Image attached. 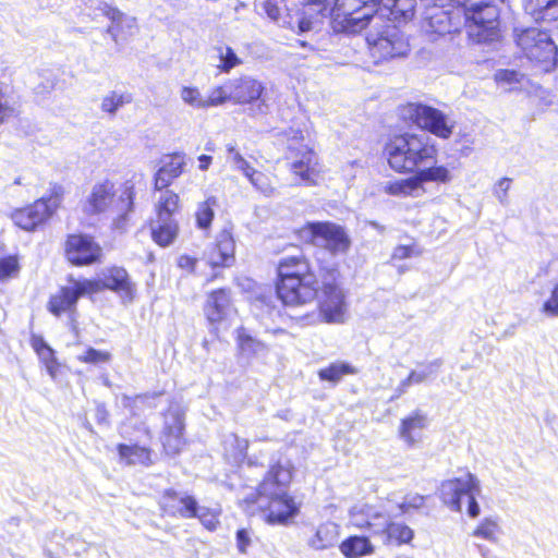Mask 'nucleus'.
<instances>
[{"mask_svg": "<svg viewBox=\"0 0 558 558\" xmlns=\"http://www.w3.org/2000/svg\"><path fill=\"white\" fill-rule=\"evenodd\" d=\"M416 0H341L336 11V25L347 33H357L367 22L379 25L385 19L398 23L414 15Z\"/></svg>", "mask_w": 558, "mask_h": 558, "instance_id": "nucleus-1", "label": "nucleus"}, {"mask_svg": "<svg viewBox=\"0 0 558 558\" xmlns=\"http://www.w3.org/2000/svg\"><path fill=\"white\" fill-rule=\"evenodd\" d=\"M291 480L289 464L272 465L260 483L256 498L251 500L266 513V521L270 524H283L299 512V506L287 493Z\"/></svg>", "mask_w": 558, "mask_h": 558, "instance_id": "nucleus-2", "label": "nucleus"}, {"mask_svg": "<svg viewBox=\"0 0 558 558\" xmlns=\"http://www.w3.org/2000/svg\"><path fill=\"white\" fill-rule=\"evenodd\" d=\"M384 155L398 173H413L436 161L437 150L423 135L404 133L388 140Z\"/></svg>", "mask_w": 558, "mask_h": 558, "instance_id": "nucleus-3", "label": "nucleus"}, {"mask_svg": "<svg viewBox=\"0 0 558 558\" xmlns=\"http://www.w3.org/2000/svg\"><path fill=\"white\" fill-rule=\"evenodd\" d=\"M463 24L474 43L497 40L499 37V9L492 0H461Z\"/></svg>", "mask_w": 558, "mask_h": 558, "instance_id": "nucleus-4", "label": "nucleus"}, {"mask_svg": "<svg viewBox=\"0 0 558 558\" xmlns=\"http://www.w3.org/2000/svg\"><path fill=\"white\" fill-rule=\"evenodd\" d=\"M514 40L522 54L542 71L556 68L558 48L547 31L537 26L517 27Z\"/></svg>", "mask_w": 558, "mask_h": 558, "instance_id": "nucleus-5", "label": "nucleus"}, {"mask_svg": "<svg viewBox=\"0 0 558 558\" xmlns=\"http://www.w3.org/2000/svg\"><path fill=\"white\" fill-rule=\"evenodd\" d=\"M289 149L293 153L290 163L291 172L299 179L300 184L317 185L324 179V168L314 149L308 144H302L304 133L291 128L286 132Z\"/></svg>", "mask_w": 558, "mask_h": 558, "instance_id": "nucleus-6", "label": "nucleus"}, {"mask_svg": "<svg viewBox=\"0 0 558 558\" xmlns=\"http://www.w3.org/2000/svg\"><path fill=\"white\" fill-rule=\"evenodd\" d=\"M369 29L366 41L375 62L403 57L409 51V43L401 31L393 24L383 21L379 25L366 24Z\"/></svg>", "mask_w": 558, "mask_h": 558, "instance_id": "nucleus-7", "label": "nucleus"}, {"mask_svg": "<svg viewBox=\"0 0 558 558\" xmlns=\"http://www.w3.org/2000/svg\"><path fill=\"white\" fill-rule=\"evenodd\" d=\"M462 25L461 8L449 0L432 1V4H426L422 12L421 28L430 40L458 32Z\"/></svg>", "mask_w": 558, "mask_h": 558, "instance_id": "nucleus-8", "label": "nucleus"}, {"mask_svg": "<svg viewBox=\"0 0 558 558\" xmlns=\"http://www.w3.org/2000/svg\"><path fill=\"white\" fill-rule=\"evenodd\" d=\"M452 178L451 171L446 166L433 165L413 172V175L407 179L387 181L383 190L386 194L396 197H421L426 193V183L447 184Z\"/></svg>", "mask_w": 558, "mask_h": 558, "instance_id": "nucleus-9", "label": "nucleus"}, {"mask_svg": "<svg viewBox=\"0 0 558 558\" xmlns=\"http://www.w3.org/2000/svg\"><path fill=\"white\" fill-rule=\"evenodd\" d=\"M481 492L478 478L469 472L460 477L444 481L439 488L441 500L453 511H462V500L465 498L466 513L471 518H476L481 512L476 501Z\"/></svg>", "mask_w": 558, "mask_h": 558, "instance_id": "nucleus-10", "label": "nucleus"}, {"mask_svg": "<svg viewBox=\"0 0 558 558\" xmlns=\"http://www.w3.org/2000/svg\"><path fill=\"white\" fill-rule=\"evenodd\" d=\"M300 238L323 247L332 255L347 254L351 240L343 227L329 222H307L299 230Z\"/></svg>", "mask_w": 558, "mask_h": 558, "instance_id": "nucleus-11", "label": "nucleus"}, {"mask_svg": "<svg viewBox=\"0 0 558 558\" xmlns=\"http://www.w3.org/2000/svg\"><path fill=\"white\" fill-rule=\"evenodd\" d=\"M71 286L61 288L49 301L48 308L56 315L68 314L73 330H76V302L85 294L100 291V283L88 279H70Z\"/></svg>", "mask_w": 558, "mask_h": 558, "instance_id": "nucleus-12", "label": "nucleus"}, {"mask_svg": "<svg viewBox=\"0 0 558 558\" xmlns=\"http://www.w3.org/2000/svg\"><path fill=\"white\" fill-rule=\"evenodd\" d=\"M403 114L418 128L442 140L449 138L454 128V122L447 114L426 105L409 104Z\"/></svg>", "mask_w": 558, "mask_h": 558, "instance_id": "nucleus-13", "label": "nucleus"}, {"mask_svg": "<svg viewBox=\"0 0 558 558\" xmlns=\"http://www.w3.org/2000/svg\"><path fill=\"white\" fill-rule=\"evenodd\" d=\"M255 8L259 14L266 15L270 21L281 27L300 34L311 31L312 20L304 13L290 10L286 0H256Z\"/></svg>", "mask_w": 558, "mask_h": 558, "instance_id": "nucleus-14", "label": "nucleus"}, {"mask_svg": "<svg viewBox=\"0 0 558 558\" xmlns=\"http://www.w3.org/2000/svg\"><path fill=\"white\" fill-rule=\"evenodd\" d=\"M319 312L325 323L343 324L348 306L342 289L337 284L333 271L323 281Z\"/></svg>", "mask_w": 558, "mask_h": 558, "instance_id": "nucleus-15", "label": "nucleus"}, {"mask_svg": "<svg viewBox=\"0 0 558 558\" xmlns=\"http://www.w3.org/2000/svg\"><path fill=\"white\" fill-rule=\"evenodd\" d=\"M318 293V281L315 275L279 281L277 294L286 305H302L314 301Z\"/></svg>", "mask_w": 558, "mask_h": 558, "instance_id": "nucleus-16", "label": "nucleus"}, {"mask_svg": "<svg viewBox=\"0 0 558 558\" xmlns=\"http://www.w3.org/2000/svg\"><path fill=\"white\" fill-rule=\"evenodd\" d=\"M95 11L110 22L106 32L116 44L124 43L138 33L136 17L122 12L119 8L106 1H98Z\"/></svg>", "mask_w": 558, "mask_h": 558, "instance_id": "nucleus-17", "label": "nucleus"}, {"mask_svg": "<svg viewBox=\"0 0 558 558\" xmlns=\"http://www.w3.org/2000/svg\"><path fill=\"white\" fill-rule=\"evenodd\" d=\"M65 256L73 265H90L100 259L101 247L88 235L72 234L65 243Z\"/></svg>", "mask_w": 558, "mask_h": 558, "instance_id": "nucleus-18", "label": "nucleus"}, {"mask_svg": "<svg viewBox=\"0 0 558 558\" xmlns=\"http://www.w3.org/2000/svg\"><path fill=\"white\" fill-rule=\"evenodd\" d=\"M235 241L231 230L222 229L207 246L204 258L213 267H230L235 260Z\"/></svg>", "mask_w": 558, "mask_h": 558, "instance_id": "nucleus-19", "label": "nucleus"}, {"mask_svg": "<svg viewBox=\"0 0 558 558\" xmlns=\"http://www.w3.org/2000/svg\"><path fill=\"white\" fill-rule=\"evenodd\" d=\"M183 412L179 407L170 408L165 415V432L162 436V445L165 451L169 456L180 452L184 445L182 432L184 427Z\"/></svg>", "mask_w": 558, "mask_h": 558, "instance_id": "nucleus-20", "label": "nucleus"}, {"mask_svg": "<svg viewBox=\"0 0 558 558\" xmlns=\"http://www.w3.org/2000/svg\"><path fill=\"white\" fill-rule=\"evenodd\" d=\"M204 311L211 325L226 323L233 313L228 291L220 289L209 293Z\"/></svg>", "mask_w": 558, "mask_h": 558, "instance_id": "nucleus-21", "label": "nucleus"}, {"mask_svg": "<svg viewBox=\"0 0 558 558\" xmlns=\"http://www.w3.org/2000/svg\"><path fill=\"white\" fill-rule=\"evenodd\" d=\"M102 288L117 292L123 300L132 301L134 296V284L124 268L111 267L102 272V277L96 280Z\"/></svg>", "mask_w": 558, "mask_h": 558, "instance_id": "nucleus-22", "label": "nucleus"}, {"mask_svg": "<svg viewBox=\"0 0 558 558\" xmlns=\"http://www.w3.org/2000/svg\"><path fill=\"white\" fill-rule=\"evenodd\" d=\"M375 526V536H378L381 542L388 544H408L412 541L414 532L411 527L402 523L391 522L390 519L385 517L379 518L378 524Z\"/></svg>", "mask_w": 558, "mask_h": 558, "instance_id": "nucleus-23", "label": "nucleus"}, {"mask_svg": "<svg viewBox=\"0 0 558 558\" xmlns=\"http://www.w3.org/2000/svg\"><path fill=\"white\" fill-rule=\"evenodd\" d=\"M160 506L169 515L194 518L197 514V502L191 496H182L175 492H166L161 497Z\"/></svg>", "mask_w": 558, "mask_h": 558, "instance_id": "nucleus-24", "label": "nucleus"}, {"mask_svg": "<svg viewBox=\"0 0 558 558\" xmlns=\"http://www.w3.org/2000/svg\"><path fill=\"white\" fill-rule=\"evenodd\" d=\"M428 425L425 414L420 411L411 413L401 421L399 436L409 447H415L423 440L424 429Z\"/></svg>", "mask_w": 558, "mask_h": 558, "instance_id": "nucleus-25", "label": "nucleus"}, {"mask_svg": "<svg viewBox=\"0 0 558 558\" xmlns=\"http://www.w3.org/2000/svg\"><path fill=\"white\" fill-rule=\"evenodd\" d=\"M114 184L110 180L96 183L86 199L85 211L88 214L104 213L113 203Z\"/></svg>", "mask_w": 558, "mask_h": 558, "instance_id": "nucleus-26", "label": "nucleus"}, {"mask_svg": "<svg viewBox=\"0 0 558 558\" xmlns=\"http://www.w3.org/2000/svg\"><path fill=\"white\" fill-rule=\"evenodd\" d=\"M232 99L236 104H251L258 100L264 92V85L252 76H242L232 81Z\"/></svg>", "mask_w": 558, "mask_h": 558, "instance_id": "nucleus-27", "label": "nucleus"}, {"mask_svg": "<svg viewBox=\"0 0 558 558\" xmlns=\"http://www.w3.org/2000/svg\"><path fill=\"white\" fill-rule=\"evenodd\" d=\"M184 166L185 155L183 153L168 156L155 175V187L162 190L169 186L174 179L181 175Z\"/></svg>", "mask_w": 558, "mask_h": 558, "instance_id": "nucleus-28", "label": "nucleus"}, {"mask_svg": "<svg viewBox=\"0 0 558 558\" xmlns=\"http://www.w3.org/2000/svg\"><path fill=\"white\" fill-rule=\"evenodd\" d=\"M440 365L441 363L439 360L418 365L405 379L400 381L395 389V396L392 398H399L412 385H418L434 378Z\"/></svg>", "mask_w": 558, "mask_h": 558, "instance_id": "nucleus-29", "label": "nucleus"}, {"mask_svg": "<svg viewBox=\"0 0 558 558\" xmlns=\"http://www.w3.org/2000/svg\"><path fill=\"white\" fill-rule=\"evenodd\" d=\"M63 189L58 184H50L47 193L37 198V226L47 221L59 208L62 202Z\"/></svg>", "mask_w": 558, "mask_h": 558, "instance_id": "nucleus-30", "label": "nucleus"}, {"mask_svg": "<svg viewBox=\"0 0 558 558\" xmlns=\"http://www.w3.org/2000/svg\"><path fill=\"white\" fill-rule=\"evenodd\" d=\"M288 275L292 278L306 277L314 275L308 260L303 255L286 256L278 265V276L280 281L288 279Z\"/></svg>", "mask_w": 558, "mask_h": 558, "instance_id": "nucleus-31", "label": "nucleus"}, {"mask_svg": "<svg viewBox=\"0 0 558 558\" xmlns=\"http://www.w3.org/2000/svg\"><path fill=\"white\" fill-rule=\"evenodd\" d=\"M340 536V526L331 521L322 523L308 544L313 549L324 550L335 546Z\"/></svg>", "mask_w": 558, "mask_h": 558, "instance_id": "nucleus-32", "label": "nucleus"}, {"mask_svg": "<svg viewBox=\"0 0 558 558\" xmlns=\"http://www.w3.org/2000/svg\"><path fill=\"white\" fill-rule=\"evenodd\" d=\"M385 514L377 512L368 505H360L352 508L350 511V523L359 529H367L373 536H375V526L378 524L379 518Z\"/></svg>", "mask_w": 558, "mask_h": 558, "instance_id": "nucleus-33", "label": "nucleus"}, {"mask_svg": "<svg viewBox=\"0 0 558 558\" xmlns=\"http://www.w3.org/2000/svg\"><path fill=\"white\" fill-rule=\"evenodd\" d=\"M524 9L536 21L558 20V0H525Z\"/></svg>", "mask_w": 558, "mask_h": 558, "instance_id": "nucleus-34", "label": "nucleus"}, {"mask_svg": "<svg viewBox=\"0 0 558 558\" xmlns=\"http://www.w3.org/2000/svg\"><path fill=\"white\" fill-rule=\"evenodd\" d=\"M339 549L345 558H362L373 555L375 546L367 536L354 535L345 538Z\"/></svg>", "mask_w": 558, "mask_h": 558, "instance_id": "nucleus-35", "label": "nucleus"}, {"mask_svg": "<svg viewBox=\"0 0 558 558\" xmlns=\"http://www.w3.org/2000/svg\"><path fill=\"white\" fill-rule=\"evenodd\" d=\"M179 233V226L175 219H159L151 227L153 240L160 246L166 247L174 242Z\"/></svg>", "mask_w": 558, "mask_h": 558, "instance_id": "nucleus-36", "label": "nucleus"}, {"mask_svg": "<svg viewBox=\"0 0 558 558\" xmlns=\"http://www.w3.org/2000/svg\"><path fill=\"white\" fill-rule=\"evenodd\" d=\"M473 536L498 544L504 537V529L498 517L484 518L473 531Z\"/></svg>", "mask_w": 558, "mask_h": 558, "instance_id": "nucleus-37", "label": "nucleus"}, {"mask_svg": "<svg viewBox=\"0 0 558 558\" xmlns=\"http://www.w3.org/2000/svg\"><path fill=\"white\" fill-rule=\"evenodd\" d=\"M143 175L133 173L126 179L119 189L118 209L124 214L133 210L134 190L137 185H143Z\"/></svg>", "mask_w": 558, "mask_h": 558, "instance_id": "nucleus-38", "label": "nucleus"}, {"mask_svg": "<svg viewBox=\"0 0 558 558\" xmlns=\"http://www.w3.org/2000/svg\"><path fill=\"white\" fill-rule=\"evenodd\" d=\"M357 369L348 362L336 361L328 366L318 371V377L323 381H329L332 384L339 383L347 375H354Z\"/></svg>", "mask_w": 558, "mask_h": 558, "instance_id": "nucleus-39", "label": "nucleus"}, {"mask_svg": "<svg viewBox=\"0 0 558 558\" xmlns=\"http://www.w3.org/2000/svg\"><path fill=\"white\" fill-rule=\"evenodd\" d=\"M247 448V439L240 438L235 434H229L225 437V456L228 460H230L233 463H240L245 459Z\"/></svg>", "mask_w": 558, "mask_h": 558, "instance_id": "nucleus-40", "label": "nucleus"}, {"mask_svg": "<svg viewBox=\"0 0 558 558\" xmlns=\"http://www.w3.org/2000/svg\"><path fill=\"white\" fill-rule=\"evenodd\" d=\"M118 450L120 458L128 464L149 465L151 463L150 451L145 447H140L137 445H119Z\"/></svg>", "mask_w": 558, "mask_h": 558, "instance_id": "nucleus-41", "label": "nucleus"}, {"mask_svg": "<svg viewBox=\"0 0 558 558\" xmlns=\"http://www.w3.org/2000/svg\"><path fill=\"white\" fill-rule=\"evenodd\" d=\"M226 151L227 162L230 165L231 169L235 172H240L244 178L247 179L248 175L255 170V168L240 153L236 144L233 142L226 144Z\"/></svg>", "mask_w": 558, "mask_h": 558, "instance_id": "nucleus-42", "label": "nucleus"}, {"mask_svg": "<svg viewBox=\"0 0 558 558\" xmlns=\"http://www.w3.org/2000/svg\"><path fill=\"white\" fill-rule=\"evenodd\" d=\"M37 356L44 364L47 373L52 379H57L61 373V365L54 357L53 350L47 345L41 338L37 337Z\"/></svg>", "mask_w": 558, "mask_h": 558, "instance_id": "nucleus-43", "label": "nucleus"}, {"mask_svg": "<svg viewBox=\"0 0 558 558\" xmlns=\"http://www.w3.org/2000/svg\"><path fill=\"white\" fill-rule=\"evenodd\" d=\"M131 101V94L112 90L102 97L100 109L101 111L113 116L120 108H122L124 105L130 104Z\"/></svg>", "mask_w": 558, "mask_h": 558, "instance_id": "nucleus-44", "label": "nucleus"}, {"mask_svg": "<svg viewBox=\"0 0 558 558\" xmlns=\"http://www.w3.org/2000/svg\"><path fill=\"white\" fill-rule=\"evenodd\" d=\"M238 347L245 356H254L265 351V344L251 337L244 328L238 329Z\"/></svg>", "mask_w": 558, "mask_h": 558, "instance_id": "nucleus-45", "label": "nucleus"}, {"mask_svg": "<svg viewBox=\"0 0 558 558\" xmlns=\"http://www.w3.org/2000/svg\"><path fill=\"white\" fill-rule=\"evenodd\" d=\"M217 206V199L214 196L208 197L206 201L202 202L197 206V210L195 213L196 226L206 230L210 227L211 221L215 217L214 208Z\"/></svg>", "mask_w": 558, "mask_h": 558, "instance_id": "nucleus-46", "label": "nucleus"}, {"mask_svg": "<svg viewBox=\"0 0 558 558\" xmlns=\"http://www.w3.org/2000/svg\"><path fill=\"white\" fill-rule=\"evenodd\" d=\"M179 208V196L171 192L166 191L161 194L156 209H157V218L159 219H173L172 215Z\"/></svg>", "mask_w": 558, "mask_h": 558, "instance_id": "nucleus-47", "label": "nucleus"}, {"mask_svg": "<svg viewBox=\"0 0 558 558\" xmlns=\"http://www.w3.org/2000/svg\"><path fill=\"white\" fill-rule=\"evenodd\" d=\"M215 50L220 61L217 68L222 73H229L232 69L243 63L242 59L238 57L230 46H218Z\"/></svg>", "mask_w": 558, "mask_h": 558, "instance_id": "nucleus-48", "label": "nucleus"}, {"mask_svg": "<svg viewBox=\"0 0 558 558\" xmlns=\"http://www.w3.org/2000/svg\"><path fill=\"white\" fill-rule=\"evenodd\" d=\"M180 98L186 106L193 109H207L206 95L196 86H183L180 89Z\"/></svg>", "mask_w": 558, "mask_h": 558, "instance_id": "nucleus-49", "label": "nucleus"}, {"mask_svg": "<svg viewBox=\"0 0 558 558\" xmlns=\"http://www.w3.org/2000/svg\"><path fill=\"white\" fill-rule=\"evenodd\" d=\"M21 266L17 255L0 256V282L9 281L19 276Z\"/></svg>", "mask_w": 558, "mask_h": 558, "instance_id": "nucleus-50", "label": "nucleus"}, {"mask_svg": "<svg viewBox=\"0 0 558 558\" xmlns=\"http://www.w3.org/2000/svg\"><path fill=\"white\" fill-rule=\"evenodd\" d=\"M247 181L256 191L265 196H271L275 193V186L270 177L257 169L248 175Z\"/></svg>", "mask_w": 558, "mask_h": 558, "instance_id": "nucleus-51", "label": "nucleus"}, {"mask_svg": "<svg viewBox=\"0 0 558 558\" xmlns=\"http://www.w3.org/2000/svg\"><path fill=\"white\" fill-rule=\"evenodd\" d=\"M524 75L514 70H499L495 73L496 83L506 90H512L521 85Z\"/></svg>", "mask_w": 558, "mask_h": 558, "instance_id": "nucleus-52", "label": "nucleus"}, {"mask_svg": "<svg viewBox=\"0 0 558 558\" xmlns=\"http://www.w3.org/2000/svg\"><path fill=\"white\" fill-rule=\"evenodd\" d=\"M232 99V90L225 86H216L206 95L207 109L218 107Z\"/></svg>", "mask_w": 558, "mask_h": 558, "instance_id": "nucleus-53", "label": "nucleus"}, {"mask_svg": "<svg viewBox=\"0 0 558 558\" xmlns=\"http://www.w3.org/2000/svg\"><path fill=\"white\" fill-rule=\"evenodd\" d=\"M14 222L24 230L35 229V211L32 208H20L13 213Z\"/></svg>", "mask_w": 558, "mask_h": 558, "instance_id": "nucleus-54", "label": "nucleus"}, {"mask_svg": "<svg viewBox=\"0 0 558 558\" xmlns=\"http://www.w3.org/2000/svg\"><path fill=\"white\" fill-rule=\"evenodd\" d=\"M111 354L108 351L88 348L83 354L78 355V360L89 364H102L109 362Z\"/></svg>", "mask_w": 558, "mask_h": 558, "instance_id": "nucleus-55", "label": "nucleus"}, {"mask_svg": "<svg viewBox=\"0 0 558 558\" xmlns=\"http://www.w3.org/2000/svg\"><path fill=\"white\" fill-rule=\"evenodd\" d=\"M512 180L510 178H501L494 184L493 194L501 206H508L509 204L508 192Z\"/></svg>", "mask_w": 558, "mask_h": 558, "instance_id": "nucleus-56", "label": "nucleus"}, {"mask_svg": "<svg viewBox=\"0 0 558 558\" xmlns=\"http://www.w3.org/2000/svg\"><path fill=\"white\" fill-rule=\"evenodd\" d=\"M195 517H197L202 524L209 531L216 530L219 524L218 512L205 507L197 506V514Z\"/></svg>", "mask_w": 558, "mask_h": 558, "instance_id": "nucleus-57", "label": "nucleus"}, {"mask_svg": "<svg viewBox=\"0 0 558 558\" xmlns=\"http://www.w3.org/2000/svg\"><path fill=\"white\" fill-rule=\"evenodd\" d=\"M541 312L546 317H558V282L553 287L549 298L543 303Z\"/></svg>", "mask_w": 558, "mask_h": 558, "instance_id": "nucleus-58", "label": "nucleus"}, {"mask_svg": "<svg viewBox=\"0 0 558 558\" xmlns=\"http://www.w3.org/2000/svg\"><path fill=\"white\" fill-rule=\"evenodd\" d=\"M340 2H341V0H337V1H335V0H308V5L310 7L316 5L317 11L319 13L324 14L325 11H327L328 9L331 8L332 4H335V7L332 8V17L336 19L337 7ZM333 29L347 32L345 29L342 28V26L340 24L336 25V20H333Z\"/></svg>", "mask_w": 558, "mask_h": 558, "instance_id": "nucleus-59", "label": "nucleus"}, {"mask_svg": "<svg viewBox=\"0 0 558 558\" xmlns=\"http://www.w3.org/2000/svg\"><path fill=\"white\" fill-rule=\"evenodd\" d=\"M252 544V532L247 529H240L236 532V547L240 553L245 554L247 547Z\"/></svg>", "mask_w": 558, "mask_h": 558, "instance_id": "nucleus-60", "label": "nucleus"}, {"mask_svg": "<svg viewBox=\"0 0 558 558\" xmlns=\"http://www.w3.org/2000/svg\"><path fill=\"white\" fill-rule=\"evenodd\" d=\"M417 255L418 253L415 252V247L414 246H411V245H399L397 247H395L393 252H392V255H391V260H402V259H405V258H410L412 257L413 255Z\"/></svg>", "mask_w": 558, "mask_h": 558, "instance_id": "nucleus-61", "label": "nucleus"}, {"mask_svg": "<svg viewBox=\"0 0 558 558\" xmlns=\"http://www.w3.org/2000/svg\"><path fill=\"white\" fill-rule=\"evenodd\" d=\"M12 114V108L9 106L4 93L0 88V124L5 122Z\"/></svg>", "mask_w": 558, "mask_h": 558, "instance_id": "nucleus-62", "label": "nucleus"}, {"mask_svg": "<svg viewBox=\"0 0 558 558\" xmlns=\"http://www.w3.org/2000/svg\"><path fill=\"white\" fill-rule=\"evenodd\" d=\"M177 264L181 269L191 272L195 269V266L197 264V258L184 254V255L179 256Z\"/></svg>", "mask_w": 558, "mask_h": 558, "instance_id": "nucleus-63", "label": "nucleus"}, {"mask_svg": "<svg viewBox=\"0 0 558 558\" xmlns=\"http://www.w3.org/2000/svg\"><path fill=\"white\" fill-rule=\"evenodd\" d=\"M87 543L76 537L68 542V550H72L75 555H80L87 550Z\"/></svg>", "mask_w": 558, "mask_h": 558, "instance_id": "nucleus-64", "label": "nucleus"}]
</instances>
